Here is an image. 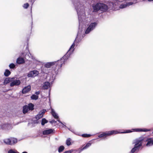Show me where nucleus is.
Returning a JSON list of instances; mask_svg holds the SVG:
<instances>
[{"label":"nucleus","mask_w":153,"mask_h":153,"mask_svg":"<svg viewBox=\"0 0 153 153\" xmlns=\"http://www.w3.org/2000/svg\"><path fill=\"white\" fill-rule=\"evenodd\" d=\"M10 142L12 143V145H14L17 142V139L14 138H10Z\"/></svg>","instance_id":"obj_26"},{"label":"nucleus","mask_w":153,"mask_h":153,"mask_svg":"<svg viewBox=\"0 0 153 153\" xmlns=\"http://www.w3.org/2000/svg\"><path fill=\"white\" fill-rule=\"evenodd\" d=\"M22 153H28L27 152L25 151L22 152Z\"/></svg>","instance_id":"obj_48"},{"label":"nucleus","mask_w":153,"mask_h":153,"mask_svg":"<svg viewBox=\"0 0 153 153\" xmlns=\"http://www.w3.org/2000/svg\"><path fill=\"white\" fill-rule=\"evenodd\" d=\"M29 6V4L28 3L24 4L23 5V7L25 9H27Z\"/></svg>","instance_id":"obj_35"},{"label":"nucleus","mask_w":153,"mask_h":153,"mask_svg":"<svg viewBox=\"0 0 153 153\" xmlns=\"http://www.w3.org/2000/svg\"><path fill=\"white\" fill-rule=\"evenodd\" d=\"M39 97V96L34 94H32L30 97L31 99L34 100H37Z\"/></svg>","instance_id":"obj_29"},{"label":"nucleus","mask_w":153,"mask_h":153,"mask_svg":"<svg viewBox=\"0 0 153 153\" xmlns=\"http://www.w3.org/2000/svg\"><path fill=\"white\" fill-rule=\"evenodd\" d=\"M65 148L64 146L62 145L60 146L58 149V151L59 153L62 152L65 149Z\"/></svg>","instance_id":"obj_30"},{"label":"nucleus","mask_w":153,"mask_h":153,"mask_svg":"<svg viewBox=\"0 0 153 153\" xmlns=\"http://www.w3.org/2000/svg\"><path fill=\"white\" fill-rule=\"evenodd\" d=\"M38 120H34L33 121V123L35 124V123H36V124H38L39 123V121H38Z\"/></svg>","instance_id":"obj_36"},{"label":"nucleus","mask_w":153,"mask_h":153,"mask_svg":"<svg viewBox=\"0 0 153 153\" xmlns=\"http://www.w3.org/2000/svg\"><path fill=\"white\" fill-rule=\"evenodd\" d=\"M152 133H153V131Z\"/></svg>","instance_id":"obj_53"},{"label":"nucleus","mask_w":153,"mask_h":153,"mask_svg":"<svg viewBox=\"0 0 153 153\" xmlns=\"http://www.w3.org/2000/svg\"><path fill=\"white\" fill-rule=\"evenodd\" d=\"M21 83V81L19 79H14L11 81L10 86L12 87L14 86H18Z\"/></svg>","instance_id":"obj_11"},{"label":"nucleus","mask_w":153,"mask_h":153,"mask_svg":"<svg viewBox=\"0 0 153 153\" xmlns=\"http://www.w3.org/2000/svg\"><path fill=\"white\" fill-rule=\"evenodd\" d=\"M31 90L30 85H28L24 87L22 91V93L23 94H25L29 92Z\"/></svg>","instance_id":"obj_16"},{"label":"nucleus","mask_w":153,"mask_h":153,"mask_svg":"<svg viewBox=\"0 0 153 153\" xmlns=\"http://www.w3.org/2000/svg\"><path fill=\"white\" fill-rule=\"evenodd\" d=\"M55 65V67L54 69V72L56 75L58 74L59 72V70L62 67V63H61V61L59 60L56 61L48 62L44 65L45 67L48 68Z\"/></svg>","instance_id":"obj_4"},{"label":"nucleus","mask_w":153,"mask_h":153,"mask_svg":"<svg viewBox=\"0 0 153 153\" xmlns=\"http://www.w3.org/2000/svg\"><path fill=\"white\" fill-rule=\"evenodd\" d=\"M120 1L116 0H108V6L104 3L100 2H97L95 4H94L92 6L93 10V13H97L99 11H100L101 13L106 12L109 8L113 10H117L119 8L123 9L126 7L127 6H129L133 4L134 3L133 2H127L126 4H121L120 5Z\"/></svg>","instance_id":"obj_1"},{"label":"nucleus","mask_w":153,"mask_h":153,"mask_svg":"<svg viewBox=\"0 0 153 153\" xmlns=\"http://www.w3.org/2000/svg\"><path fill=\"white\" fill-rule=\"evenodd\" d=\"M39 74V71L36 70L30 71L27 74V76L29 77L34 78L37 76Z\"/></svg>","instance_id":"obj_8"},{"label":"nucleus","mask_w":153,"mask_h":153,"mask_svg":"<svg viewBox=\"0 0 153 153\" xmlns=\"http://www.w3.org/2000/svg\"><path fill=\"white\" fill-rule=\"evenodd\" d=\"M133 144H134V145L133 148L131 150L130 153H134L136 152H138L140 148H141L136 143H134V141L132 143Z\"/></svg>","instance_id":"obj_10"},{"label":"nucleus","mask_w":153,"mask_h":153,"mask_svg":"<svg viewBox=\"0 0 153 153\" xmlns=\"http://www.w3.org/2000/svg\"><path fill=\"white\" fill-rule=\"evenodd\" d=\"M50 83L49 82H46L44 83L42 86V88L44 90L47 89L49 87Z\"/></svg>","instance_id":"obj_20"},{"label":"nucleus","mask_w":153,"mask_h":153,"mask_svg":"<svg viewBox=\"0 0 153 153\" xmlns=\"http://www.w3.org/2000/svg\"><path fill=\"white\" fill-rule=\"evenodd\" d=\"M31 13H32V11H31Z\"/></svg>","instance_id":"obj_51"},{"label":"nucleus","mask_w":153,"mask_h":153,"mask_svg":"<svg viewBox=\"0 0 153 153\" xmlns=\"http://www.w3.org/2000/svg\"><path fill=\"white\" fill-rule=\"evenodd\" d=\"M74 134H76V135H78L79 136H81V134H79V133L78 132H77L76 133H75L74 132Z\"/></svg>","instance_id":"obj_45"},{"label":"nucleus","mask_w":153,"mask_h":153,"mask_svg":"<svg viewBox=\"0 0 153 153\" xmlns=\"http://www.w3.org/2000/svg\"><path fill=\"white\" fill-rule=\"evenodd\" d=\"M62 125V126L63 127H64L65 128H67L68 127L65 125L62 122V124H61Z\"/></svg>","instance_id":"obj_39"},{"label":"nucleus","mask_w":153,"mask_h":153,"mask_svg":"<svg viewBox=\"0 0 153 153\" xmlns=\"http://www.w3.org/2000/svg\"><path fill=\"white\" fill-rule=\"evenodd\" d=\"M35 94L37 95H39V94H40V91H36L35 92Z\"/></svg>","instance_id":"obj_42"},{"label":"nucleus","mask_w":153,"mask_h":153,"mask_svg":"<svg viewBox=\"0 0 153 153\" xmlns=\"http://www.w3.org/2000/svg\"><path fill=\"white\" fill-rule=\"evenodd\" d=\"M77 38V37H76V38L75 40H74V42L72 44V45H71V46L70 47V48H69V51H70L71 49H74V47L75 46V43H76V45H77L79 42L80 41L79 40H78L77 41L76 40Z\"/></svg>","instance_id":"obj_19"},{"label":"nucleus","mask_w":153,"mask_h":153,"mask_svg":"<svg viewBox=\"0 0 153 153\" xmlns=\"http://www.w3.org/2000/svg\"><path fill=\"white\" fill-rule=\"evenodd\" d=\"M48 97H49V100H50V90H49V91Z\"/></svg>","instance_id":"obj_43"},{"label":"nucleus","mask_w":153,"mask_h":153,"mask_svg":"<svg viewBox=\"0 0 153 153\" xmlns=\"http://www.w3.org/2000/svg\"><path fill=\"white\" fill-rule=\"evenodd\" d=\"M48 121L45 118H43L42 120L41 125L44 126L45 123H48Z\"/></svg>","instance_id":"obj_32"},{"label":"nucleus","mask_w":153,"mask_h":153,"mask_svg":"<svg viewBox=\"0 0 153 153\" xmlns=\"http://www.w3.org/2000/svg\"><path fill=\"white\" fill-rule=\"evenodd\" d=\"M50 122L52 124L53 123H56V121L53 120H51V121H50Z\"/></svg>","instance_id":"obj_37"},{"label":"nucleus","mask_w":153,"mask_h":153,"mask_svg":"<svg viewBox=\"0 0 153 153\" xmlns=\"http://www.w3.org/2000/svg\"><path fill=\"white\" fill-rule=\"evenodd\" d=\"M31 19H32L31 28V29H32V26H32V25H33V21H32L33 18H32V14H31Z\"/></svg>","instance_id":"obj_41"},{"label":"nucleus","mask_w":153,"mask_h":153,"mask_svg":"<svg viewBox=\"0 0 153 153\" xmlns=\"http://www.w3.org/2000/svg\"><path fill=\"white\" fill-rule=\"evenodd\" d=\"M144 141L147 142L146 144V146L147 147H149L153 146V139L152 138L145 137Z\"/></svg>","instance_id":"obj_9"},{"label":"nucleus","mask_w":153,"mask_h":153,"mask_svg":"<svg viewBox=\"0 0 153 153\" xmlns=\"http://www.w3.org/2000/svg\"><path fill=\"white\" fill-rule=\"evenodd\" d=\"M11 126L9 123L3 124L1 125V128L2 129L9 130L11 128Z\"/></svg>","instance_id":"obj_15"},{"label":"nucleus","mask_w":153,"mask_h":153,"mask_svg":"<svg viewBox=\"0 0 153 153\" xmlns=\"http://www.w3.org/2000/svg\"><path fill=\"white\" fill-rule=\"evenodd\" d=\"M16 65L14 63H11L9 65V67L10 69H14L16 68Z\"/></svg>","instance_id":"obj_28"},{"label":"nucleus","mask_w":153,"mask_h":153,"mask_svg":"<svg viewBox=\"0 0 153 153\" xmlns=\"http://www.w3.org/2000/svg\"><path fill=\"white\" fill-rule=\"evenodd\" d=\"M46 111L45 109H43L40 111L39 113L35 116V118L36 120H39L43 117L44 114Z\"/></svg>","instance_id":"obj_12"},{"label":"nucleus","mask_w":153,"mask_h":153,"mask_svg":"<svg viewBox=\"0 0 153 153\" xmlns=\"http://www.w3.org/2000/svg\"><path fill=\"white\" fill-rule=\"evenodd\" d=\"M74 49H73L71 51H68L61 58L60 60L61 62V63L63 64H64L65 62L70 57V56L73 53Z\"/></svg>","instance_id":"obj_6"},{"label":"nucleus","mask_w":153,"mask_h":153,"mask_svg":"<svg viewBox=\"0 0 153 153\" xmlns=\"http://www.w3.org/2000/svg\"><path fill=\"white\" fill-rule=\"evenodd\" d=\"M134 131V132H147L150 131L151 130L147 128H133L132 129Z\"/></svg>","instance_id":"obj_14"},{"label":"nucleus","mask_w":153,"mask_h":153,"mask_svg":"<svg viewBox=\"0 0 153 153\" xmlns=\"http://www.w3.org/2000/svg\"><path fill=\"white\" fill-rule=\"evenodd\" d=\"M74 149H71V150H68L69 153H71L72 152H74Z\"/></svg>","instance_id":"obj_40"},{"label":"nucleus","mask_w":153,"mask_h":153,"mask_svg":"<svg viewBox=\"0 0 153 153\" xmlns=\"http://www.w3.org/2000/svg\"><path fill=\"white\" fill-rule=\"evenodd\" d=\"M7 153H19L16 150H14L13 149H10L8 151Z\"/></svg>","instance_id":"obj_33"},{"label":"nucleus","mask_w":153,"mask_h":153,"mask_svg":"<svg viewBox=\"0 0 153 153\" xmlns=\"http://www.w3.org/2000/svg\"><path fill=\"white\" fill-rule=\"evenodd\" d=\"M91 145V143H90V142H89L87 143L81 149V150L80 151L79 153H80L82 151L84 150L87 149L88 147L90 146Z\"/></svg>","instance_id":"obj_21"},{"label":"nucleus","mask_w":153,"mask_h":153,"mask_svg":"<svg viewBox=\"0 0 153 153\" xmlns=\"http://www.w3.org/2000/svg\"><path fill=\"white\" fill-rule=\"evenodd\" d=\"M64 123L65 124H66L65 123Z\"/></svg>","instance_id":"obj_52"},{"label":"nucleus","mask_w":153,"mask_h":153,"mask_svg":"<svg viewBox=\"0 0 153 153\" xmlns=\"http://www.w3.org/2000/svg\"><path fill=\"white\" fill-rule=\"evenodd\" d=\"M63 153H69V152L68 151H65Z\"/></svg>","instance_id":"obj_47"},{"label":"nucleus","mask_w":153,"mask_h":153,"mask_svg":"<svg viewBox=\"0 0 153 153\" xmlns=\"http://www.w3.org/2000/svg\"><path fill=\"white\" fill-rule=\"evenodd\" d=\"M29 111L27 105H25L23 106L22 111L24 114L26 113Z\"/></svg>","instance_id":"obj_22"},{"label":"nucleus","mask_w":153,"mask_h":153,"mask_svg":"<svg viewBox=\"0 0 153 153\" xmlns=\"http://www.w3.org/2000/svg\"><path fill=\"white\" fill-rule=\"evenodd\" d=\"M146 1V0H142V1Z\"/></svg>","instance_id":"obj_50"},{"label":"nucleus","mask_w":153,"mask_h":153,"mask_svg":"<svg viewBox=\"0 0 153 153\" xmlns=\"http://www.w3.org/2000/svg\"><path fill=\"white\" fill-rule=\"evenodd\" d=\"M11 73V72L8 69H6L4 73V75L6 77H7Z\"/></svg>","instance_id":"obj_24"},{"label":"nucleus","mask_w":153,"mask_h":153,"mask_svg":"<svg viewBox=\"0 0 153 153\" xmlns=\"http://www.w3.org/2000/svg\"><path fill=\"white\" fill-rule=\"evenodd\" d=\"M92 135L89 134H81V136L83 137H89Z\"/></svg>","instance_id":"obj_34"},{"label":"nucleus","mask_w":153,"mask_h":153,"mask_svg":"<svg viewBox=\"0 0 153 153\" xmlns=\"http://www.w3.org/2000/svg\"><path fill=\"white\" fill-rule=\"evenodd\" d=\"M98 22L99 21L97 20L96 22L91 23L86 29L85 33L86 34H88L91 32L95 29L97 26Z\"/></svg>","instance_id":"obj_5"},{"label":"nucleus","mask_w":153,"mask_h":153,"mask_svg":"<svg viewBox=\"0 0 153 153\" xmlns=\"http://www.w3.org/2000/svg\"><path fill=\"white\" fill-rule=\"evenodd\" d=\"M144 139L145 137L142 136L134 140V143H136L140 147H141V149H142L143 148L142 147L143 142L144 141Z\"/></svg>","instance_id":"obj_7"},{"label":"nucleus","mask_w":153,"mask_h":153,"mask_svg":"<svg viewBox=\"0 0 153 153\" xmlns=\"http://www.w3.org/2000/svg\"><path fill=\"white\" fill-rule=\"evenodd\" d=\"M83 0H73L72 1V3L76 11L78 16L79 24L82 21V15L84 14L82 7L83 6Z\"/></svg>","instance_id":"obj_2"},{"label":"nucleus","mask_w":153,"mask_h":153,"mask_svg":"<svg viewBox=\"0 0 153 153\" xmlns=\"http://www.w3.org/2000/svg\"><path fill=\"white\" fill-rule=\"evenodd\" d=\"M148 1H153V0H148Z\"/></svg>","instance_id":"obj_49"},{"label":"nucleus","mask_w":153,"mask_h":153,"mask_svg":"<svg viewBox=\"0 0 153 153\" xmlns=\"http://www.w3.org/2000/svg\"><path fill=\"white\" fill-rule=\"evenodd\" d=\"M51 114L52 115L53 117L55 119H58L59 118V116L56 114V113L55 112V111L54 110L52 109H51Z\"/></svg>","instance_id":"obj_23"},{"label":"nucleus","mask_w":153,"mask_h":153,"mask_svg":"<svg viewBox=\"0 0 153 153\" xmlns=\"http://www.w3.org/2000/svg\"><path fill=\"white\" fill-rule=\"evenodd\" d=\"M24 59L22 57H19L16 59V63L18 64H23L25 63Z\"/></svg>","instance_id":"obj_18"},{"label":"nucleus","mask_w":153,"mask_h":153,"mask_svg":"<svg viewBox=\"0 0 153 153\" xmlns=\"http://www.w3.org/2000/svg\"><path fill=\"white\" fill-rule=\"evenodd\" d=\"M28 108L29 111H33L34 109V105L32 103H30L28 104Z\"/></svg>","instance_id":"obj_25"},{"label":"nucleus","mask_w":153,"mask_h":153,"mask_svg":"<svg viewBox=\"0 0 153 153\" xmlns=\"http://www.w3.org/2000/svg\"><path fill=\"white\" fill-rule=\"evenodd\" d=\"M56 76V75H55V76H54V74H53V76H52V78H53V77H54V79H55V76Z\"/></svg>","instance_id":"obj_46"},{"label":"nucleus","mask_w":153,"mask_h":153,"mask_svg":"<svg viewBox=\"0 0 153 153\" xmlns=\"http://www.w3.org/2000/svg\"><path fill=\"white\" fill-rule=\"evenodd\" d=\"M54 130L52 128H49L46 129L42 131V134L44 135H48L54 133Z\"/></svg>","instance_id":"obj_13"},{"label":"nucleus","mask_w":153,"mask_h":153,"mask_svg":"<svg viewBox=\"0 0 153 153\" xmlns=\"http://www.w3.org/2000/svg\"><path fill=\"white\" fill-rule=\"evenodd\" d=\"M15 79V77H13L12 78L7 77L6 78L4 81V85H7L10 82H11L13 79Z\"/></svg>","instance_id":"obj_17"},{"label":"nucleus","mask_w":153,"mask_h":153,"mask_svg":"<svg viewBox=\"0 0 153 153\" xmlns=\"http://www.w3.org/2000/svg\"><path fill=\"white\" fill-rule=\"evenodd\" d=\"M57 121L59 123H60L61 124H62V122H61L59 119L57 120Z\"/></svg>","instance_id":"obj_44"},{"label":"nucleus","mask_w":153,"mask_h":153,"mask_svg":"<svg viewBox=\"0 0 153 153\" xmlns=\"http://www.w3.org/2000/svg\"><path fill=\"white\" fill-rule=\"evenodd\" d=\"M4 142L7 145H12V143L10 142V138L5 139L4 140Z\"/></svg>","instance_id":"obj_27"},{"label":"nucleus","mask_w":153,"mask_h":153,"mask_svg":"<svg viewBox=\"0 0 153 153\" xmlns=\"http://www.w3.org/2000/svg\"><path fill=\"white\" fill-rule=\"evenodd\" d=\"M66 145L68 146H70L71 145V139L70 138H69L67 139L66 141Z\"/></svg>","instance_id":"obj_31"},{"label":"nucleus","mask_w":153,"mask_h":153,"mask_svg":"<svg viewBox=\"0 0 153 153\" xmlns=\"http://www.w3.org/2000/svg\"><path fill=\"white\" fill-rule=\"evenodd\" d=\"M67 128L70 131H71V132H72L74 133V130L73 129H71V128H68V127Z\"/></svg>","instance_id":"obj_38"},{"label":"nucleus","mask_w":153,"mask_h":153,"mask_svg":"<svg viewBox=\"0 0 153 153\" xmlns=\"http://www.w3.org/2000/svg\"><path fill=\"white\" fill-rule=\"evenodd\" d=\"M132 131L130 130H126L125 131H118L117 130H114L110 131H106L103 132L102 134H99L98 136V138L101 137L105 138L106 137L111 135L114 134H124L131 133Z\"/></svg>","instance_id":"obj_3"}]
</instances>
